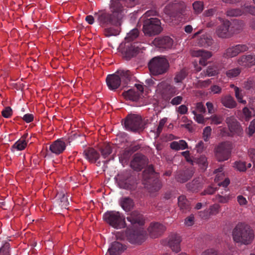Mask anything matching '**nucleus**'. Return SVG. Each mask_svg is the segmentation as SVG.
I'll list each match as a JSON object with an SVG mask.
<instances>
[{"label":"nucleus","mask_w":255,"mask_h":255,"mask_svg":"<svg viewBox=\"0 0 255 255\" xmlns=\"http://www.w3.org/2000/svg\"><path fill=\"white\" fill-rule=\"evenodd\" d=\"M164 12L172 21L177 22H185L190 19V11L182 1L174 0L168 2L164 8Z\"/></svg>","instance_id":"f257e3e1"},{"label":"nucleus","mask_w":255,"mask_h":255,"mask_svg":"<svg viewBox=\"0 0 255 255\" xmlns=\"http://www.w3.org/2000/svg\"><path fill=\"white\" fill-rule=\"evenodd\" d=\"M232 236L235 242L242 245L250 244L254 239V232L250 226L239 223L233 230Z\"/></svg>","instance_id":"f03ea898"},{"label":"nucleus","mask_w":255,"mask_h":255,"mask_svg":"<svg viewBox=\"0 0 255 255\" xmlns=\"http://www.w3.org/2000/svg\"><path fill=\"white\" fill-rule=\"evenodd\" d=\"M144 179L149 183V192H157L161 187V183L158 179V175L155 172L152 165L147 166L143 172Z\"/></svg>","instance_id":"7ed1b4c3"},{"label":"nucleus","mask_w":255,"mask_h":255,"mask_svg":"<svg viewBox=\"0 0 255 255\" xmlns=\"http://www.w3.org/2000/svg\"><path fill=\"white\" fill-rule=\"evenodd\" d=\"M169 64L167 59L163 57H155L148 63V68L152 75L158 76L167 72Z\"/></svg>","instance_id":"20e7f679"},{"label":"nucleus","mask_w":255,"mask_h":255,"mask_svg":"<svg viewBox=\"0 0 255 255\" xmlns=\"http://www.w3.org/2000/svg\"><path fill=\"white\" fill-rule=\"evenodd\" d=\"M156 91L162 100L165 102H169L171 98L179 93L175 86L165 81H163L157 85Z\"/></svg>","instance_id":"39448f33"},{"label":"nucleus","mask_w":255,"mask_h":255,"mask_svg":"<svg viewBox=\"0 0 255 255\" xmlns=\"http://www.w3.org/2000/svg\"><path fill=\"white\" fill-rule=\"evenodd\" d=\"M103 218L114 228L122 229L126 226L125 217L118 211H108L104 214Z\"/></svg>","instance_id":"423d86ee"},{"label":"nucleus","mask_w":255,"mask_h":255,"mask_svg":"<svg viewBox=\"0 0 255 255\" xmlns=\"http://www.w3.org/2000/svg\"><path fill=\"white\" fill-rule=\"evenodd\" d=\"M160 20L157 18H147L143 20V32L149 36L158 35L162 31Z\"/></svg>","instance_id":"0eeeda50"},{"label":"nucleus","mask_w":255,"mask_h":255,"mask_svg":"<svg viewBox=\"0 0 255 255\" xmlns=\"http://www.w3.org/2000/svg\"><path fill=\"white\" fill-rule=\"evenodd\" d=\"M124 125L127 130L133 132H139L144 128L141 116L135 114H129L125 120Z\"/></svg>","instance_id":"6e6552de"},{"label":"nucleus","mask_w":255,"mask_h":255,"mask_svg":"<svg viewBox=\"0 0 255 255\" xmlns=\"http://www.w3.org/2000/svg\"><path fill=\"white\" fill-rule=\"evenodd\" d=\"M231 151L232 145L230 142H222L215 149V156L218 161H224L230 158Z\"/></svg>","instance_id":"1a4fd4ad"},{"label":"nucleus","mask_w":255,"mask_h":255,"mask_svg":"<svg viewBox=\"0 0 255 255\" xmlns=\"http://www.w3.org/2000/svg\"><path fill=\"white\" fill-rule=\"evenodd\" d=\"M126 234L127 240L131 244H141L146 238V232L140 228L136 230L127 229Z\"/></svg>","instance_id":"9d476101"},{"label":"nucleus","mask_w":255,"mask_h":255,"mask_svg":"<svg viewBox=\"0 0 255 255\" xmlns=\"http://www.w3.org/2000/svg\"><path fill=\"white\" fill-rule=\"evenodd\" d=\"M119 185L121 188L132 190L135 187L134 177L129 172L122 174L119 177Z\"/></svg>","instance_id":"9b49d317"},{"label":"nucleus","mask_w":255,"mask_h":255,"mask_svg":"<svg viewBox=\"0 0 255 255\" xmlns=\"http://www.w3.org/2000/svg\"><path fill=\"white\" fill-rule=\"evenodd\" d=\"M249 49L248 44H239L227 48L223 54L225 58H232L237 56L241 53L247 51Z\"/></svg>","instance_id":"f8f14e48"},{"label":"nucleus","mask_w":255,"mask_h":255,"mask_svg":"<svg viewBox=\"0 0 255 255\" xmlns=\"http://www.w3.org/2000/svg\"><path fill=\"white\" fill-rule=\"evenodd\" d=\"M222 20V23L219 25L216 30V34L221 38L227 39L231 37L230 29V21L228 20Z\"/></svg>","instance_id":"ddd939ff"},{"label":"nucleus","mask_w":255,"mask_h":255,"mask_svg":"<svg viewBox=\"0 0 255 255\" xmlns=\"http://www.w3.org/2000/svg\"><path fill=\"white\" fill-rule=\"evenodd\" d=\"M229 129L233 135L241 136L243 133V128L239 122L233 116L226 120Z\"/></svg>","instance_id":"4468645a"},{"label":"nucleus","mask_w":255,"mask_h":255,"mask_svg":"<svg viewBox=\"0 0 255 255\" xmlns=\"http://www.w3.org/2000/svg\"><path fill=\"white\" fill-rule=\"evenodd\" d=\"M68 140L66 138H59L54 141L49 146V149L51 153L56 155L62 153L65 149Z\"/></svg>","instance_id":"2eb2a0df"},{"label":"nucleus","mask_w":255,"mask_h":255,"mask_svg":"<svg viewBox=\"0 0 255 255\" xmlns=\"http://www.w3.org/2000/svg\"><path fill=\"white\" fill-rule=\"evenodd\" d=\"M153 44L161 50L168 49L172 47L173 40L168 36L158 37L152 41Z\"/></svg>","instance_id":"dca6fc26"},{"label":"nucleus","mask_w":255,"mask_h":255,"mask_svg":"<svg viewBox=\"0 0 255 255\" xmlns=\"http://www.w3.org/2000/svg\"><path fill=\"white\" fill-rule=\"evenodd\" d=\"M197 44L201 47H208L211 46L212 50H217L219 46L217 45H213L214 40L209 34H202L197 40Z\"/></svg>","instance_id":"f3484780"},{"label":"nucleus","mask_w":255,"mask_h":255,"mask_svg":"<svg viewBox=\"0 0 255 255\" xmlns=\"http://www.w3.org/2000/svg\"><path fill=\"white\" fill-rule=\"evenodd\" d=\"M147 159L146 157L141 154H135L131 161L130 166L135 171L141 170L147 164Z\"/></svg>","instance_id":"a211bd4d"},{"label":"nucleus","mask_w":255,"mask_h":255,"mask_svg":"<svg viewBox=\"0 0 255 255\" xmlns=\"http://www.w3.org/2000/svg\"><path fill=\"white\" fill-rule=\"evenodd\" d=\"M165 230V227L161 224L154 223L150 224L148 228V231L150 237L152 238H157Z\"/></svg>","instance_id":"6ab92c4d"},{"label":"nucleus","mask_w":255,"mask_h":255,"mask_svg":"<svg viewBox=\"0 0 255 255\" xmlns=\"http://www.w3.org/2000/svg\"><path fill=\"white\" fill-rule=\"evenodd\" d=\"M115 72L114 74L108 75L106 78V83L109 89L111 90H116L121 85V81Z\"/></svg>","instance_id":"aec40b11"},{"label":"nucleus","mask_w":255,"mask_h":255,"mask_svg":"<svg viewBox=\"0 0 255 255\" xmlns=\"http://www.w3.org/2000/svg\"><path fill=\"white\" fill-rule=\"evenodd\" d=\"M181 239L179 235L173 234L169 237L168 244L171 249L176 253L180 251Z\"/></svg>","instance_id":"412c9836"},{"label":"nucleus","mask_w":255,"mask_h":255,"mask_svg":"<svg viewBox=\"0 0 255 255\" xmlns=\"http://www.w3.org/2000/svg\"><path fill=\"white\" fill-rule=\"evenodd\" d=\"M140 48L136 45L135 43H128L126 45V48L124 51V55L127 60H129L135 56L139 52Z\"/></svg>","instance_id":"4be33fe9"},{"label":"nucleus","mask_w":255,"mask_h":255,"mask_svg":"<svg viewBox=\"0 0 255 255\" xmlns=\"http://www.w3.org/2000/svg\"><path fill=\"white\" fill-rule=\"evenodd\" d=\"M116 73L120 79L122 86L123 87H126L131 80V72L128 70L120 69L118 70Z\"/></svg>","instance_id":"5701e85b"},{"label":"nucleus","mask_w":255,"mask_h":255,"mask_svg":"<svg viewBox=\"0 0 255 255\" xmlns=\"http://www.w3.org/2000/svg\"><path fill=\"white\" fill-rule=\"evenodd\" d=\"M194 172L192 169L187 168L184 170H180L176 172V180L180 183L186 182L193 175Z\"/></svg>","instance_id":"b1692460"},{"label":"nucleus","mask_w":255,"mask_h":255,"mask_svg":"<svg viewBox=\"0 0 255 255\" xmlns=\"http://www.w3.org/2000/svg\"><path fill=\"white\" fill-rule=\"evenodd\" d=\"M192 55L195 57H200L199 63L200 65L205 66L207 64V60L212 56L211 52L200 49L194 50L192 52Z\"/></svg>","instance_id":"393cba45"},{"label":"nucleus","mask_w":255,"mask_h":255,"mask_svg":"<svg viewBox=\"0 0 255 255\" xmlns=\"http://www.w3.org/2000/svg\"><path fill=\"white\" fill-rule=\"evenodd\" d=\"M127 249L126 246L121 243L115 241L113 242L108 249L110 255H120Z\"/></svg>","instance_id":"a878e982"},{"label":"nucleus","mask_w":255,"mask_h":255,"mask_svg":"<svg viewBox=\"0 0 255 255\" xmlns=\"http://www.w3.org/2000/svg\"><path fill=\"white\" fill-rule=\"evenodd\" d=\"M127 219L132 225H138L141 226L144 224L142 215L136 211L131 212L127 217Z\"/></svg>","instance_id":"bb28decb"},{"label":"nucleus","mask_w":255,"mask_h":255,"mask_svg":"<svg viewBox=\"0 0 255 255\" xmlns=\"http://www.w3.org/2000/svg\"><path fill=\"white\" fill-rule=\"evenodd\" d=\"M85 158L91 163H95L100 158L99 153L93 148L89 147L83 152Z\"/></svg>","instance_id":"cd10ccee"},{"label":"nucleus","mask_w":255,"mask_h":255,"mask_svg":"<svg viewBox=\"0 0 255 255\" xmlns=\"http://www.w3.org/2000/svg\"><path fill=\"white\" fill-rule=\"evenodd\" d=\"M56 206H58L62 209H67L69 202L67 197L65 196L63 192H58L56 196Z\"/></svg>","instance_id":"c85d7f7f"},{"label":"nucleus","mask_w":255,"mask_h":255,"mask_svg":"<svg viewBox=\"0 0 255 255\" xmlns=\"http://www.w3.org/2000/svg\"><path fill=\"white\" fill-rule=\"evenodd\" d=\"M239 65L243 66H252L255 65V55H244L238 60Z\"/></svg>","instance_id":"c756f323"},{"label":"nucleus","mask_w":255,"mask_h":255,"mask_svg":"<svg viewBox=\"0 0 255 255\" xmlns=\"http://www.w3.org/2000/svg\"><path fill=\"white\" fill-rule=\"evenodd\" d=\"M121 25H111L104 28V35L108 37L112 36H116L120 34Z\"/></svg>","instance_id":"7c9ffc66"},{"label":"nucleus","mask_w":255,"mask_h":255,"mask_svg":"<svg viewBox=\"0 0 255 255\" xmlns=\"http://www.w3.org/2000/svg\"><path fill=\"white\" fill-rule=\"evenodd\" d=\"M222 104L226 108L233 109L236 107L237 103L234 98L230 95H226L221 98Z\"/></svg>","instance_id":"2f4dec72"},{"label":"nucleus","mask_w":255,"mask_h":255,"mask_svg":"<svg viewBox=\"0 0 255 255\" xmlns=\"http://www.w3.org/2000/svg\"><path fill=\"white\" fill-rule=\"evenodd\" d=\"M120 205L125 211L128 212L133 208L134 202L129 197H124L121 200Z\"/></svg>","instance_id":"473e14b6"},{"label":"nucleus","mask_w":255,"mask_h":255,"mask_svg":"<svg viewBox=\"0 0 255 255\" xmlns=\"http://www.w3.org/2000/svg\"><path fill=\"white\" fill-rule=\"evenodd\" d=\"M202 187L201 179L200 177L194 179L192 182L186 184L188 190L192 192H196Z\"/></svg>","instance_id":"72a5a7b5"},{"label":"nucleus","mask_w":255,"mask_h":255,"mask_svg":"<svg viewBox=\"0 0 255 255\" xmlns=\"http://www.w3.org/2000/svg\"><path fill=\"white\" fill-rule=\"evenodd\" d=\"M243 23L238 20H235L233 22L230 21V29L231 36L235 34L238 33L243 28Z\"/></svg>","instance_id":"f704fd0d"},{"label":"nucleus","mask_w":255,"mask_h":255,"mask_svg":"<svg viewBox=\"0 0 255 255\" xmlns=\"http://www.w3.org/2000/svg\"><path fill=\"white\" fill-rule=\"evenodd\" d=\"M171 149L175 150H183L188 148L187 142L184 140L179 141H174L170 143V145Z\"/></svg>","instance_id":"c9c22d12"},{"label":"nucleus","mask_w":255,"mask_h":255,"mask_svg":"<svg viewBox=\"0 0 255 255\" xmlns=\"http://www.w3.org/2000/svg\"><path fill=\"white\" fill-rule=\"evenodd\" d=\"M219 68L216 64H212L207 67L204 75L212 77L217 75L219 73Z\"/></svg>","instance_id":"e433bc0d"},{"label":"nucleus","mask_w":255,"mask_h":255,"mask_svg":"<svg viewBox=\"0 0 255 255\" xmlns=\"http://www.w3.org/2000/svg\"><path fill=\"white\" fill-rule=\"evenodd\" d=\"M178 204L182 210H187L190 209V203L186 197L184 195L180 196L178 198Z\"/></svg>","instance_id":"4c0bfd02"},{"label":"nucleus","mask_w":255,"mask_h":255,"mask_svg":"<svg viewBox=\"0 0 255 255\" xmlns=\"http://www.w3.org/2000/svg\"><path fill=\"white\" fill-rule=\"evenodd\" d=\"M187 76V73L184 69H182L180 71L176 73L174 78V82L176 84L179 85L182 83L183 80Z\"/></svg>","instance_id":"58836bf2"},{"label":"nucleus","mask_w":255,"mask_h":255,"mask_svg":"<svg viewBox=\"0 0 255 255\" xmlns=\"http://www.w3.org/2000/svg\"><path fill=\"white\" fill-rule=\"evenodd\" d=\"M112 147L110 144H104L100 148V151L104 158H106L112 152Z\"/></svg>","instance_id":"ea45409f"},{"label":"nucleus","mask_w":255,"mask_h":255,"mask_svg":"<svg viewBox=\"0 0 255 255\" xmlns=\"http://www.w3.org/2000/svg\"><path fill=\"white\" fill-rule=\"evenodd\" d=\"M123 95L126 98L132 101L136 100L139 96L138 93L132 89L125 91Z\"/></svg>","instance_id":"a19ab883"},{"label":"nucleus","mask_w":255,"mask_h":255,"mask_svg":"<svg viewBox=\"0 0 255 255\" xmlns=\"http://www.w3.org/2000/svg\"><path fill=\"white\" fill-rule=\"evenodd\" d=\"M139 35V31L137 28L132 29L129 33L127 34L125 38V40L128 44L130 42L133 41Z\"/></svg>","instance_id":"79ce46f5"},{"label":"nucleus","mask_w":255,"mask_h":255,"mask_svg":"<svg viewBox=\"0 0 255 255\" xmlns=\"http://www.w3.org/2000/svg\"><path fill=\"white\" fill-rule=\"evenodd\" d=\"M27 145V142L24 139H20L14 143L11 147V150L14 151L16 149L17 150H23Z\"/></svg>","instance_id":"37998d69"},{"label":"nucleus","mask_w":255,"mask_h":255,"mask_svg":"<svg viewBox=\"0 0 255 255\" xmlns=\"http://www.w3.org/2000/svg\"><path fill=\"white\" fill-rule=\"evenodd\" d=\"M243 87L246 90L253 91L255 89V81L252 78H250L244 82Z\"/></svg>","instance_id":"c03bdc74"},{"label":"nucleus","mask_w":255,"mask_h":255,"mask_svg":"<svg viewBox=\"0 0 255 255\" xmlns=\"http://www.w3.org/2000/svg\"><path fill=\"white\" fill-rule=\"evenodd\" d=\"M231 87L234 88L236 98L237 99L238 102L240 103L245 105L247 103L246 100H243V95L242 94V90L234 86V85H231Z\"/></svg>","instance_id":"a18cd8bd"},{"label":"nucleus","mask_w":255,"mask_h":255,"mask_svg":"<svg viewBox=\"0 0 255 255\" xmlns=\"http://www.w3.org/2000/svg\"><path fill=\"white\" fill-rule=\"evenodd\" d=\"M194 12L199 14L202 12L204 9V4L202 1H196L192 4Z\"/></svg>","instance_id":"49530a36"},{"label":"nucleus","mask_w":255,"mask_h":255,"mask_svg":"<svg viewBox=\"0 0 255 255\" xmlns=\"http://www.w3.org/2000/svg\"><path fill=\"white\" fill-rule=\"evenodd\" d=\"M241 72V69L239 67H237L227 70L226 74L228 78H232L238 76Z\"/></svg>","instance_id":"de8ad7c7"},{"label":"nucleus","mask_w":255,"mask_h":255,"mask_svg":"<svg viewBox=\"0 0 255 255\" xmlns=\"http://www.w3.org/2000/svg\"><path fill=\"white\" fill-rule=\"evenodd\" d=\"M242 11L239 8H232L227 10L226 14L228 16L233 17L241 15Z\"/></svg>","instance_id":"09e8293b"},{"label":"nucleus","mask_w":255,"mask_h":255,"mask_svg":"<svg viewBox=\"0 0 255 255\" xmlns=\"http://www.w3.org/2000/svg\"><path fill=\"white\" fill-rule=\"evenodd\" d=\"M234 167L240 172H245L247 170L246 162L244 161H236L234 163Z\"/></svg>","instance_id":"8fccbe9b"},{"label":"nucleus","mask_w":255,"mask_h":255,"mask_svg":"<svg viewBox=\"0 0 255 255\" xmlns=\"http://www.w3.org/2000/svg\"><path fill=\"white\" fill-rule=\"evenodd\" d=\"M10 245L8 243H4L0 248V255H10Z\"/></svg>","instance_id":"3c124183"},{"label":"nucleus","mask_w":255,"mask_h":255,"mask_svg":"<svg viewBox=\"0 0 255 255\" xmlns=\"http://www.w3.org/2000/svg\"><path fill=\"white\" fill-rule=\"evenodd\" d=\"M183 101V97L181 96H177L171 98L169 103L173 106H177L180 105Z\"/></svg>","instance_id":"603ef678"},{"label":"nucleus","mask_w":255,"mask_h":255,"mask_svg":"<svg viewBox=\"0 0 255 255\" xmlns=\"http://www.w3.org/2000/svg\"><path fill=\"white\" fill-rule=\"evenodd\" d=\"M247 134L250 136H252L255 132V120H253L250 124L248 129L246 130Z\"/></svg>","instance_id":"864d4df0"},{"label":"nucleus","mask_w":255,"mask_h":255,"mask_svg":"<svg viewBox=\"0 0 255 255\" xmlns=\"http://www.w3.org/2000/svg\"><path fill=\"white\" fill-rule=\"evenodd\" d=\"M212 124L219 125L223 122V118L221 116L213 115L210 118Z\"/></svg>","instance_id":"5fc2aeb1"},{"label":"nucleus","mask_w":255,"mask_h":255,"mask_svg":"<svg viewBox=\"0 0 255 255\" xmlns=\"http://www.w3.org/2000/svg\"><path fill=\"white\" fill-rule=\"evenodd\" d=\"M212 129L210 127H206L203 130V135L205 141H207L211 135Z\"/></svg>","instance_id":"6e6d98bb"},{"label":"nucleus","mask_w":255,"mask_h":255,"mask_svg":"<svg viewBox=\"0 0 255 255\" xmlns=\"http://www.w3.org/2000/svg\"><path fill=\"white\" fill-rule=\"evenodd\" d=\"M167 121L166 118H163L160 120L159 125L156 129V134L158 136L161 132L163 128L164 127Z\"/></svg>","instance_id":"4d7b16f0"},{"label":"nucleus","mask_w":255,"mask_h":255,"mask_svg":"<svg viewBox=\"0 0 255 255\" xmlns=\"http://www.w3.org/2000/svg\"><path fill=\"white\" fill-rule=\"evenodd\" d=\"M12 111L10 107H5L1 112L2 116L5 118H9L12 115Z\"/></svg>","instance_id":"13d9d810"},{"label":"nucleus","mask_w":255,"mask_h":255,"mask_svg":"<svg viewBox=\"0 0 255 255\" xmlns=\"http://www.w3.org/2000/svg\"><path fill=\"white\" fill-rule=\"evenodd\" d=\"M124 2L128 7H132L138 4L139 0H123L121 3L123 4Z\"/></svg>","instance_id":"bf43d9fd"},{"label":"nucleus","mask_w":255,"mask_h":255,"mask_svg":"<svg viewBox=\"0 0 255 255\" xmlns=\"http://www.w3.org/2000/svg\"><path fill=\"white\" fill-rule=\"evenodd\" d=\"M243 114L245 117V120L248 121L250 120L252 117V112L247 107H245L243 110Z\"/></svg>","instance_id":"052dcab7"},{"label":"nucleus","mask_w":255,"mask_h":255,"mask_svg":"<svg viewBox=\"0 0 255 255\" xmlns=\"http://www.w3.org/2000/svg\"><path fill=\"white\" fill-rule=\"evenodd\" d=\"M216 200L221 203H226L229 200L228 196H223L220 195H217L216 196Z\"/></svg>","instance_id":"680f3d73"},{"label":"nucleus","mask_w":255,"mask_h":255,"mask_svg":"<svg viewBox=\"0 0 255 255\" xmlns=\"http://www.w3.org/2000/svg\"><path fill=\"white\" fill-rule=\"evenodd\" d=\"M188 108L185 105H182L176 109V111L181 115H185L187 113Z\"/></svg>","instance_id":"e2e57ef3"},{"label":"nucleus","mask_w":255,"mask_h":255,"mask_svg":"<svg viewBox=\"0 0 255 255\" xmlns=\"http://www.w3.org/2000/svg\"><path fill=\"white\" fill-rule=\"evenodd\" d=\"M221 206L218 204H215L210 207V213L211 214H216L219 213Z\"/></svg>","instance_id":"0e129e2a"},{"label":"nucleus","mask_w":255,"mask_h":255,"mask_svg":"<svg viewBox=\"0 0 255 255\" xmlns=\"http://www.w3.org/2000/svg\"><path fill=\"white\" fill-rule=\"evenodd\" d=\"M34 116L31 114H25L23 117L22 120L27 123H29L33 121Z\"/></svg>","instance_id":"69168bd1"},{"label":"nucleus","mask_w":255,"mask_h":255,"mask_svg":"<svg viewBox=\"0 0 255 255\" xmlns=\"http://www.w3.org/2000/svg\"><path fill=\"white\" fill-rule=\"evenodd\" d=\"M201 255H219L217 251L213 249L205 250Z\"/></svg>","instance_id":"338daca9"},{"label":"nucleus","mask_w":255,"mask_h":255,"mask_svg":"<svg viewBox=\"0 0 255 255\" xmlns=\"http://www.w3.org/2000/svg\"><path fill=\"white\" fill-rule=\"evenodd\" d=\"M249 157L251 161L253 162V164L255 162V149L250 148L248 151Z\"/></svg>","instance_id":"774afa93"}]
</instances>
